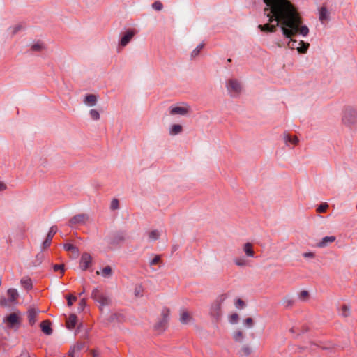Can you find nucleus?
<instances>
[{
  "label": "nucleus",
  "instance_id": "obj_1",
  "mask_svg": "<svg viewBox=\"0 0 357 357\" xmlns=\"http://www.w3.org/2000/svg\"><path fill=\"white\" fill-rule=\"evenodd\" d=\"M263 1L265 3L264 15L268 22L259 24L258 29L263 32L275 33L280 28L284 38L288 40L287 47L296 50L299 54H305L310 44L301 40H297L295 37H306L310 30L296 6L289 0Z\"/></svg>",
  "mask_w": 357,
  "mask_h": 357
},
{
  "label": "nucleus",
  "instance_id": "obj_2",
  "mask_svg": "<svg viewBox=\"0 0 357 357\" xmlns=\"http://www.w3.org/2000/svg\"><path fill=\"white\" fill-rule=\"evenodd\" d=\"M342 123L350 130L357 129V107L347 106L342 109Z\"/></svg>",
  "mask_w": 357,
  "mask_h": 357
},
{
  "label": "nucleus",
  "instance_id": "obj_3",
  "mask_svg": "<svg viewBox=\"0 0 357 357\" xmlns=\"http://www.w3.org/2000/svg\"><path fill=\"white\" fill-rule=\"evenodd\" d=\"M227 295L222 294L219 295L216 299L211 303L210 307V314L213 318L218 319L222 315V304L227 299Z\"/></svg>",
  "mask_w": 357,
  "mask_h": 357
},
{
  "label": "nucleus",
  "instance_id": "obj_4",
  "mask_svg": "<svg viewBox=\"0 0 357 357\" xmlns=\"http://www.w3.org/2000/svg\"><path fill=\"white\" fill-rule=\"evenodd\" d=\"M91 297L99 304L100 310H102L104 307L110 304L111 301L109 296L99 288H96L93 290Z\"/></svg>",
  "mask_w": 357,
  "mask_h": 357
},
{
  "label": "nucleus",
  "instance_id": "obj_5",
  "mask_svg": "<svg viewBox=\"0 0 357 357\" xmlns=\"http://www.w3.org/2000/svg\"><path fill=\"white\" fill-rule=\"evenodd\" d=\"M226 87L232 97L238 96L242 89L241 83L236 79H229L227 82Z\"/></svg>",
  "mask_w": 357,
  "mask_h": 357
},
{
  "label": "nucleus",
  "instance_id": "obj_6",
  "mask_svg": "<svg viewBox=\"0 0 357 357\" xmlns=\"http://www.w3.org/2000/svg\"><path fill=\"white\" fill-rule=\"evenodd\" d=\"M190 111V107L186 103H181L177 105L172 106L169 108L171 115L185 116Z\"/></svg>",
  "mask_w": 357,
  "mask_h": 357
},
{
  "label": "nucleus",
  "instance_id": "obj_7",
  "mask_svg": "<svg viewBox=\"0 0 357 357\" xmlns=\"http://www.w3.org/2000/svg\"><path fill=\"white\" fill-rule=\"evenodd\" d=\"M136 33L137 31L135 29H128L123 33L119 40V49L126 46L131 41Z\"/></svg>",
  "mask_w": 357,
  "mask_h": 357
},
{
  "label": "nucleus",
  "instance_id": "obj_8",
  "mask_svg": "<svg viewBox=\"0 0 357 357\" xmlns=\"http://www.w3.org/2000/svg\"><path fill=\"white\" fill-rule=\"evenodd\" d=\"M8 328H13L20 324V315L17 312H13L3 319Z\"/></svg>",
  "mask_w": 357,
  "mask_h": 357
},
{
  "label": "nucleus",
  "instance_id": "obj_9",
  "mask_svg": "<svg viewBox=\"0 0 357 357\" xmlns=\"http://www.w3.org/2000/svg\"><path fill=\"white\" fill-rule=\"evenodd\" d=\"M93 258L88 252H84L80 258L79 267L82 271L87 270L92 266Z\"/></svg>",
  "mask_w": 357,
  "mask_h": 357
},
{
  "label": "nucleus",
  "instance_id": "obj_10",
  "mask_svg": "<svg viewBox=\"0 0 357 357\" xmlns=\"http://www.w3.org/2000/svg\"><path fill=\"white\" fill-rule=\"evenodd\" d=\"M283 139L286 146L291 149L295 147L299 142V140L296 135H292L288 132L284 133Z\"/></svg>",
  "mask_w": 357,
  "mask_h": 357
},
{
  "label": "nucleus",
  "instance_id": "obj_11",
  "mask_svg": "<svg viewBox=\"0 0 357 357\" xmlns=\"http://www.w3.org/2000/svg\"><path fill=\"white\" fill-rule=\"evenodd\" d=\"M252 353V346L249 344H244L238 350L237 354L239 357H250Z\"/></svg>",
  "mask_w": 357,
  "mask_h": 357
},
{
  "label": "nucleus",
  "instance_id": "obj_12",
  "mask_svg": "<svg viewBox=\"0 0 357 357\" xmlns=\"http://www.w3.org/2000/svg\"><path fill=\"white\" fill-rule=\"evenodd\" d=\"M242 249L246 257L252 258L256 257L254 245L252 243L248 242L244 243L242 246Z\"/></svg>",
  "mask_w": 357,
  "mask_h": 357
},
{
  "label": "nucleus",
  "instance_id": "obj_13",
  "mask_svg": "<svg viewBox=\"0 0 357 357\" xmlns=\"http://www.w3.org/2000/svg\"><path fill=\"white\" fill-rule=\"evenodd\" d=\"M245 337V333L241 329H236L231 334L232 340L236 343L243 342Z\"/></svg>",
  "mask_w": 357,
  "mask_h": 357
},
{
  "label": "nucleus",
  "instance_id": "obj_14",
  "mask_svg": "<svg viewBox=\"0 0 357 357\" xmlns=\"http://www.w3.org/2000/svg\"><path fill=\"white\" fill-rule=\"evenodd\" d=\"M233 262L238 267H246L250 266V261L243 256H238L234 258Z\"/></svg>",
  "mask_w": 357,
  "mask_h": 357
},
{
  "label": "nucleus",
  "instance_id": "obj_15",
  "mask_svg": "<svg viewBox=\"0 0 357 357\" xmlns=\"http://www.w3.org/2000/svg\"><path fill=\"white\" fill-rule=\"evenodd\" d=\"M192 319V314L190 312L183 310L180 313V321L183 324H188Z\"/></svg>",
  "mask_w": 357,
  "mask_h": 357
},
{
  "label": "nucleus",
  "instance_id": "obj_16",
  "mask_svg": "<svg viewBox=\"0 0 357 357\" xmlns=\"http://www.w3.org/2000/svg\"><path fill=\"white\" fill-rule=\"evenodd\" d=\"M335 239V236H325L317 243V247L325 248L328 245V244L333 243Z\"/></svg>",
  "mask_w": 357,
  "mask_h": 357
},
{
  "label": "nucleus",
  "instance_id": "obj_17",
  "mask_svg": "<svg viewBox=\"0 0 357 357\" xmlns=\"http://www.w3.org/2000/svg\"><path fill=\"white\" fill-rule=\"evenodd\" d=\"M84 344L83 343H77L74 345L69 351L70 357H78L77 353L84 349Z\"/></svg>",
  "mask_w": 357,
  "mask_h": 357
},
{
  "label": "nucleus",
  "instance_id": "obj_18",
  "mask_svg": "<svg viewBox=\"0 0 357 357\" xmlns=\"http://www.w3.org/2000/svg\"><path fill=\"white\" fill-rule=\"evenodd\" d=\"M77 316L74 314H70L66 321V327L68 329L74 328L77 324Z\"/></svg>",
  "mask_w": 357,
  "mask_h": 357
},
{
  "label": "nucleus",
  "instance_id": "obj_19",
  "mask_svg": "<svg viewBox=\"0 0 357 357\" xmlns=\"http://www.w3.org/2000/svg\"><path fill=\"white\" fill-rule=\"evenodd\" d=\"M37 315L38 312L35 309L31 308L28 310V319L31 326H33L36 324L37 321Z\"/></svg>",
  "mask_w": 357,
  "mask_h": 357
},
{
  "label": "nucleus",
  "instance_id": "obj_20",
  "mask_svg": "<svg viewBox=\"0 0 357 357\" xmlns=\"http://www.w3.org/2000/svg\"><path fill=\"white\" fill-rule=\"evenodd\" d=\"M146 234L150 241H155L160 238L161 232L158 229H151L147 231Z\"/></svg>",
  "mask_w": 357,
  "mask_h": 357
},
{
  "label": "nucleus",
  "instance_id": "obj_21",
  "mask_svg": "<svg viewBox=\"0 0 357 357\" xmlns=\"http://www.w3.org/2000/svg\"><path fill=\"white\" fill-rule=\"evenodd\" d=\"M319 20L322 24H325L328 20V13L326 7H321L319 9Z\"/></svg>",
  "mask_w": 357,
  "mask_h": 357
},
{
  "label": "nucleus",
  "instance_id": "obj_22",
  "mask_svg": "<svg viewBox=\"0 0 357 357\" xmlns=\"http://www.w3.org/2000/svg\"><path fill=\"white\" fill-rule=\"evenodd\" d=\"M7 295H8L9 301L11 303L17 302L18 297H19V294H18L17 289H8Z\"/></svg>",
  "mask_w": 357,
  "mask_h": 357
},
{
  "label": "nucleus",
  "instance_id": "obj_23",
  "mask_svg": "<svg viewBox=\"0 0 357 357\" xmlns=\"http://www.w3.org/2000/svg\"><path fill=\"white\" fill-rule=\"evenodd\" d=\"M84 102L88 106H94L97 103V97L93 94L86 95L84 98Z\"/></svg>",
  "mask_w": 357,
  "mask_h": 357
},
{
  "label": "nucleus",
  "instance_id": "obj_24",
  "mask_svg": "<svg viewBox=\"0 0 357 357\" xmlns=\"http://www.w3.org/2000/svg\"><path fill=\"white\" fill-rule=\"evenodd\" d=\"M86 219H87V217L85 215H83V214L77 215L71 218V220L70 221V224L71 225H74L75 224L84 223L85 221L86 220Z\"/></svg>",
  "mask_w": 357,
  "mask_h": 357
},
{
  "label": "nucleus",
  "instance_id": "obj_25",
  "mask_svg": "<svg viewBox=\"0 0 357 357\" xmlns=\"http://www.w3.org/2000/svg\"><path fill=\"white\" fill-rule=\"evenodd\" d=\"M20 283L22 287L26 290H30L32 289V280L29 277H23L20 280Z\"/></svg>",
  "mask_w": 357,
  "mask_h": 357
},
{
  "label": "nucleus",
  "instance_id": "obj_26",
  "mask_svg": "<svg viewBox=\"0 0 357 357\" xmlns=\"http://www.w3.org/2000/svg\"><path fill=\"white\" fill-rule=\"evenodd\" d=\"M40 328L42 331L47 334L50 335L52 333V328L50 327V323L47 321H43L40 323Z\"/></svg>",
  "mask_w": 357,
  "mask_h": 357
},
{
  "label": "nucleus",
  "instance_id": "obj_27",
  "mask_svg": "<svg viewBox=\"0 0 357 357\" xmlns=\"http://www.w3.org/2000/svg\"><path fill=\"white\" fill-rule=\"evenodd\" d=\"M168 321L165 320H162V319H160V320L155 324V329L158 332H162L165 330Z\"/></svg>",
  "mask_w": 357,
  "mask_h": 357
},
{
  "label": "nucleus",
  "instance_id": "obj_28",
  "mask_svg": "<svg viewBox=\"0 0 357 357\" xmlns=\"http://www.w3.org/2000/svg\"><path fill=\"white\" fill-rule=\"evenodd\" d=\"M183 130V127L179 124H173L169 128V134L171 135H176L181 133Z\"/></svg>",
  "mask_w": 357,
  "mask_h": 357
},
{
  "label": "nucleus",
  "instance_id": "obj_29",
  "mask_svg": "<svg viewBox=\"0 0 357 357\" xmlns=\"http://www.w3.org/2000/svg\"><path fill=\"white\" fill-rule=\"evenodd\" d=\"M340 315L344 317H347L350 315V307L347 305H342L340 310Z\"/></svg>",
  "mask_w": 357,
  "mask_h": 357
},
{
  "label": "nucleus",
  "instance_id": "obj_30",
  "mask_svg": "<svg viewBox=\"0 0 357 357\" xmlns=\"http://www.w3.org/2000/svg\"><path fill=\"white\" fill-rule=\"evenodd\" d=\"M169 315H170V310L168 307H163L161 311V319H162V320H165L166 321H168Z\"/></svg>",
  "mask_w": 357,
  "mask_h": 357
},
{
  "label": "nucleus",
  "instance_id": "obj_31",
  "mask_svg": "<svg viewBox=\"0 0 357 357\" xmlns=\"http://www.w3.org/2000/svg\"><path fill=\"white\" fill-rule=\"evenodd\" d=\"M112 270L109 266H107L102 268L101 275L105 278H109L112 275Z\"/></svg>",
  "mask_w": 357,
  "mask_h": 357
},
{
  "label": "nucleus",
  "instance_id": "obj_32",
  "mask_svg": "<svg viewBox=\"0 0 357 357\" xmlns=\"http://www.w3.org/2000/svg\"><path fill=\"white\" fill-rule=\"evenodd\" d=\"M255 321L252 318L248 317L243 320V325L248 328H252L254 326Z\"/></svg>",
  "mask_w": 357,
  "mask_h": 357
},
{
  "label": "nucleus",
  "instance_id": "obj_33",
  "mask_svg": "<svg viewBox=\"0 0 357 357\" xmlns=\"http://www.w3.org/2000/svg\"><path fill=\"white\" fill-rule=\"evenodd\" d=\"M64 249L66 251L75 252L76 254L78 253V249L73 244L66 243L64 245Z\"/></svg>",
  "mask_w": 357,
  "mask_h": 357
},
{
  "label": "nucleus",
  "instance_id": "obj_34",
  "mask_svg": "<svg viewBox=\"0 0 357 357\" xmlns=\"http://www.w3.org/2000/svg\"><path fill=\"white\" fill-rule=\"evenodd\" d=\"M239 321V316L237 313H233L229 317V322L231 324H236Z\"/></svg>",
  "mask_w": 357,
  "mask_h": 357
},
{
  "label": "nucleus",
  "instance_id": "obj_35",
  "mask_svg": "<svg viewBox=\"0 0 357 357\" xmlns=\"http://www.w3.org/2000/svg\"><path fill=\"white\" fill-rule=\"evenodd\" d=\"M310 297L309 292L306 290L301 291L298 294V298L301 301H305Z\"/></svg>",
  "mask_w": 357,
  "mask_h": 357
},
{
  "label": "nucleus",
  "instance_id": "obj_36",
  "mask_svg": "<svg viewBox=\"0 0 357 357\" xmlns=\"http://www.w3.org/2000/svg\"><path fill=\"white\" fill-rule=\"evenodd\" d=\"M44 48L42 43H36L31 46V50L35 52L41 51Z\"/></svg>",
  "mask_w": 357,
  "mask_h": 357
},
{
  "label": "nucleus",
  "instance_id": "obj_37",
  "mask_svg": "<svg viewBox=\"0 0 357 357\" xmlns=\"http://www.w3.org/2000/svg\"><path fill=\"white\" fill-rule=\"evenodd\" d=\"M57 232V227L56 226H52L50 227L48 234L47 235V237L49 238H53L55 234Z\"/></svg>",
  "mask_w": 357,
  "mask_h": 357
},
{
  "label": "nucleus",
  "instance_id": "obj_38",
  "mask_svg": "<svg viewBox=\"0 0 357 357\" xmlns=\"http://www.w3.org/2000/svg\"><path fill=\"white\" fill-rule=\"evenodd\" d=\"M90 116L93 120H98L100 119L99 112L96 109H91Z\"/></svg>",
  "mask_w": 357,
  "mask_h": 357
},
{
  "label": "nucleus",
  "instance_id": "obj_39",
  "mask_svg": "<svg viewBox=\"0 0 357 357\" xmlns=\"http://www.w3.org/2000/svg\"><path fill=\"white\" fill-rule=\"evenodd\" d=\"M328 208V205L326 203L322 204L318 206L317 211L319 213H325Z\"/></svg>",
  "mask_w": 357,
  "mask_h": 357
},
{
  "label": "nucleus",
  "instance_id": "obj_40",
  "mask_svg": "<svg viewBox=\"0 0 357 357\" xmlns=\"http://www.w3.org/2000/svg\"><path fill=\"white\" fill-rule=\"evenodd\" d=\"M204 47V45L203 44H200L192 52V57H195L197 56V55H199V52H201V50H202V48Z\"/></svg>",
  "mask_w": 357,
  "mask_h": 357
},
{
  "label": "nucleus",
  "instance_id": "obj_41",
  "mask_svg": "<svg viewBox=\"0 0 357 357\" xmlns=\"http://www.w3.org/2000/svg\"><path fill=\"white\" fill-rule=\"evenodd\" d=\"M52 238H49L46 237L45 240L43 241L42 244V249L45 250L49 248L52 243Z\"/></svg>",
  "mask_w": 357,
  "mask_h": 357
},
{
  "label": "nucleus",
  "instance_id": "obj_42",
  "mask_svg": "<svg viewBox=\"0 0 357 357\" xmlns=\"http://www.w3.org/2000/svg\"><path fill=\"white\" fill-rule=\"evenodd\" d=\"M160 263V255H155L152 260L150 261V266H155Z\"/></svg>",
  "mask_w": 357,
  "mask_h": 357
},
{
  "label": "nucleus",
  "instance_id": "obj_43",
  "mask_svg": "<svg viewBox=\"0 0 357 357\" xmlns=\"http://www.w3.org/2000/svg\"><path fill=\"white\" fill-rule=\"evenodd\" d=\"M119 207V202L117 199H113L111 202L110 208L112 210H116Z\"/></svg>",
  "mask_w": 357,
  "mask_h": 357
},
{
  "label": "nucleus",
  "instance_id": "obj_44",
  "mask_svg": "<svg viewBox=\"0 0 357 357\" xmlns=\"http://www.w3.org/2000/svg\"><path fill=\"white\" fill-rule=\"evenodd\" d=\"M66 299L68 301V305L71 306L73 303L77 301V297L70 294L66 296Z\"/></svg>",
  "mask_w": 357,
  "mask_h": 357
},
{
  "label": "nucleus",
  "instance_id": "obj_45",
  "mask_svg": "<svg viewBox=\"0 0 357 357\" xmlns=\"http://www.w3.org/2000/svg\"><path fill=\"white\" fill-rule=\"evenodd\" d=\"M235 306L238 309H243L245 307V303L242 299L238 298L235 302Z\"/></svg>",
  "mask_w": 357,
  "mask_h": 357
},
{
  "label": "nucleus",
  "instance_id": "obj_46",
  "mask_svg": "<svg viewBox=\"0 0 357 357\" xmlns=\"http://www.w3.org/2000/svg\"><path fill=\"white\" fill-rule=\"evenodd\" d=\"M152 8L155 10H161L163 8V5L160 1H155L152 4Z\"/></svg>",
  "mask_w": 357,
  "mask_h": 357
},
{
  "label": "nucleus",
  "instance_id": "obj_47",
  "mask_svg": "<svg viewBox=\"0 0 357 357\" xmlns=\"http://www.w3.org/2000/svg\"><path fill=\"white\" fill-rule=\"evenodd\" d=\"M53 268H54V271H60L62 274L64 273V265L63 264H55Z\"/></svg>",
  "mask_w": 357,
  "mask_h": 357
},
{
  "label": "nucleus",
  "instance_id": "obj_48",
  "mask_svg": "<svg viewBox=\"0 0 357 357\" xmlns=\"http://www.w3.org/2000/svg\"><path fill=\"white\" fill-rule=\"evenodd\" d=\"M86 304L85 298H82L79 303V310L82 311L84 309Z\"/></svg>",
  "mask_w": 357,
  "mask_h": 357
},
{
  "label": "nucleus",
  "instance_id": "obj_49",
  "mask_svg": "<svg viewBox=\"0 0 357 357\" xmlns=\"http://www.w3.org/2000/svg\"><path fill=\"white\" fill-rule=\"evenodd\" d=\"M303 256L305 257V258H314V253L312 252H304L303 254Z\"/></svg>",
  "mask_w": 357,
  "mask_h": 357
},
{
  "label": "nucleus",
  "instance_id": "obj_50",
  "mask_svg": "<svg viewBox=\"0 0 357 357\" xmlns=\"http://www.w3.org/2000/svg\"><path fill=\"white\" fill-rule=\"evenodd\" d=\"M19 357H30V355L28 351H22Z\"/></svg>",
  "mask_w": 357,
  "mask_h": 357
},
{
  "label": "nucleus",
  "instance_id": "obj_51",
  "mask_svg": "<svg viewBox=\"0 0 357 357\" xmlns=\"http://www.w3.org/2000/svg\"><path fill=\"white\" fill-rule=\"evenodd\" d=\"M22 29V26L21 25H17L15 26L14 28H13V30L12 31L13 33H17L19 30H20Z\"/></svg>",
  "mask_w": 357,
  "mask_h": 357
},
{
  "label": "nucleus",
  "instance_id": "obj_52",
  "mask_svg": "<svg viewBox=\"0 0 357 357\" xmlns=\"http://www.w3.org/2000/svg\"><path fill=\"white\" fill-rule=\"evenodd\" d=\"M6 188V185L3 182L0 181V192L5 190Z\"/></svg>",
  "mask_w": 357,
  "mask_h": 357
},
{
  "label": "nucleus",
  "instance_id": "obj_53",
  "mask_svg": "<svg viewBox=\"0 0 357 357\" xmlns=\"http://www.w3.org/2000/svg\"><path fill=\"white\" fill-rule=\"evenodd\" d=\"M141 291H142V289H141L140 287L139 288H136V289H135V294L137 296H141L142 295L141 294Z\"/></svg>",
  "mask_w": 357,
  "mask_h": 357
},
{
  "label": "nucleus",
  "instance_id": "obj_54",
  "mask_svg": "<svg viewBox=\"0 0 357 357\" xmlns=\"http://www.w3.org/2000/svg\"><path fill=\"white\" fill-rule=\"evenodd\" d=\"M91 352H92V354H93V357H95V356H96V352H95L94 351H92Z\"/></svg>",
  "mask_w": 357,
  "mask_h": 357
},
{
  "label": "nucleus",
  "instance_id": "obj_55",
  "mask_svg": "<svg viewBox=\"0 0 357 357\" xmlns=\"http://www.w3.org/2000/svg\"><path fill=\"white\" fill-rule=\"evenodd\" d=\"M290 331H291V333H294V328H291V329H290Z\"/></svg>",
  "mask_w": 357,
  "mask_h": 357
},
{
  "label": "nucleus",
  "instance_id": "obj_56",
  "mask_svg": "<svg viewBox=\"0 0 357 357\" xmlns=\"http://www.w3.org/2000/svg\"><path fill=\"white\" fill-rule=\"evenodd\" d=\"M96 274H97V275H99V274H100V273L98 271H96Z\"/></svg>",
  "mask_w": 357,
  "mask_h": 357
},
{
  "label": "nucleus",
  "instance_id": "obj_57",
  "mask_svg": "<svg viewBox=\"0 0 357 357\" xmlns=\"http://www.w3.org/2000/svg\"><path fill=\"white\" fill-rule=\"evenodd\" d=\"M84 289L83 290V291H81V293L79 294V295H82L84 292Z\"/></svg>",
  "mask_w": 357,
  "mask_h": 357
}]
</instances>
